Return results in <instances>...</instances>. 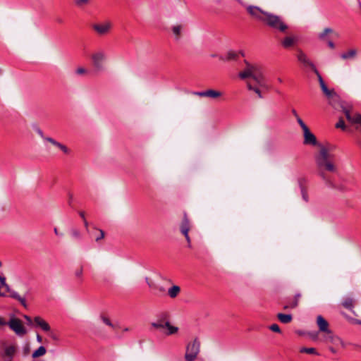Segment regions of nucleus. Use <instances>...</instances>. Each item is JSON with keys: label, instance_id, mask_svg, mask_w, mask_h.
<instances>
[{"label": "nucleus", "instance_id": "f257e3e1", "mask_svg": "<svg viewBox=\"0 0 361 361\" xmlns=\"http://www.w3.org/2000/svg\"><path fill=\"white\" fill-rule=\"evenodd\" d=\"M244 63L245 67L243 71L239 73V77L241 79L251 78L259 85L263 87L264 85L262 68L259 65L251 63L246 60L244 61Z\"/></svg>", "mask_w": 361, "mask_h": 361}, {"label": "nucleus", "instance_id": "f03ea898", "mask_svg": "<svg viewBox=\"0 0 361 361\" xmlns=\"http://www.w3.org/2000/svg\"><path fill=\"white\" fill-rule=\"evenodd\" d=\"M264 23L272 29L277 30L281 32H286L288 27L279 16L269 12L266 14Z\"/></svg>", "mask_w": 361, "mask_h": 361}, {"label": "nucleus", "instance_id": "7ed1b4c3", "mask_svg": "<svg viewBox=\"0 0 361 361\" xmlns=\"http://www.w3.org/2000/svg\"><path fill=\"white\" fill-rule=\"evenodd\" d=\"M91 59L94 68L97 71L104 70V63L107 59V55L104 49H98L91 55Z\"/></svg>", "mask_w": 361, "mask_h": 361}, {"label": "nucleus", "instance_id": "20e7f679", "mask_svg": "<svg viewBox=\"0 0 361 361\" xmlns=\"http://www.w3.org/2000/svg\"><path fill=\"white\" fill-rule=\"evenodd\" d=\"M200 342L197 339L187 345L185 354L186 361H194L197 358L200 352Z\"/></svg>", "mask_w": 361, "mask_h": 361}, {"label": "nucleus", "instance_id": "39448f33", "mask_svg": "<svg viewBox=\"0 0 361 361\" xmlns=\"http://www.w3.org/2000/svg\"><path fill=\"white\" fill-rule=\"evenodd\" d=\"M7 324L19 336H23L27 334L26 329L23 325L22 322L18 318H11Z\"/></svg>", "mask_w": 361, "mask_h": 361}, {"label": "nucleus", "instance_id": "423d86ee", "mask_svg": "<svg viewBox=\"0 0 361 361\" xmlns=\"http://www.w3.org/2000/svg\"><path fill=\"white\" fill-rule=\"evenodd\" d=\"M247 13L250 15L251 17L255 18V20H259L261 22H264V18H266V14L268 13L267 11H263L261 8L257 6L250 5L246 8Z\"/></svg>", "mask_w": 361, "mask_h": 361}, {"label": "nucleus", "instance_id": "0eeeda50", "mask_svg": "<svg viewBox=\"0 0 361 361\" xmlns=\"http://www.w3.org/2000/svg\"><path fill=\"white\" fill-rule=\"evenodd\" d=\"M322 90L329 100V104L334 105L339 102L340 97L334 89L330 90L326 86Z\"/></svg>", "mask_w": 361, "mask_h": 361}, {"label": "nucleus", "instance_id": "6e6552de", "mask_svg": "<svg viewBox=\"0 0 361 361\" xmlns=\"http://www.w3.org/2000/svg\"><path fill=\"white\" fill-rule=\"evenodd\" d=\"M297 59L303 65L310 67L314 72H317V68L302 51H298Z\"/></svg>", "mask_w": 361, "mask_h": 361}, {"label": "nucleus", "instance_id": "1a4fd4ad", "mask_svg": "<svg viewBox=\"0 0 361 361\" xmlns=\"http://www.w3.org/2000/svg\"><path fill=\"white\" fill-rule=\"evenodd\" d=\"M112 27V24L110 21H105L100 24H95L93 25V29L99 34V35H106L107 34Z\"/></svg>", "mask_w": 361, "mask_h": 361}, {"label": "nucleus", "instance_id": "9d476101", "mask_svg": "<svg viewBox=\"0 0 361 361\" xmlns=\"http://www.w3.org/2000/svg\"><path fill=\"white\" fill-rule=\"evenodd\" d=\"M331 158H333V155L329 152L326 148L322 147L320 149L319 155L316 158L317 164L330 161Z\"/></svg>", "mask_w": 361, "mask_h": 361}, {"label": "nucleus", "instance_id": "9b49d317", "mask_svg": "<svg viewBox=\"0 0 361 361\" xmlns=\"http://www.w3.org/2000/svg\"><path fill=\"white\" fill-rule=\"evenodd\" d=\"M303 143L305 145H310L313 146H316L318 145L315 135L310 130L309 128L303 131Z\"/></svg>", "mask_w": 361, "mask_h": 361}, {"label": "nucleus", "instance_id": "f8f14e48", "mask_svg": "<svg viewBox=\"0 0 361 361\" xmlns=\"http://www.w3.org/2000/svg\"><path fill=\"white\" fill-rule=\"evenodd\" d=\"M343 111L345 115L346 118L353 124H360L361 125V114L359 113H355L353 116H352L350 113V111L345 108H343Z\"/></svg>", "mask_w": 361, "mask_h": 361}, {"label": "nucleus", "instance_id": "ddd939ff", "mask_svg": "<svg viewBox=\"0 0 361 361\" xmlns=\"http://www.w3.org/2000/svg\"><path fill=\"white\" fill-rule=\"evenodd\" d=\"M317 324L319 327L320 331L330 334L331 331L329 329V324L327 321L321 315L317 316Z\"/></svg>", "mask_w": 361, "mask_h": 361}, {"label": "nucleus", "instance_id": "4468645a", "mask_svg": "<svg viewBox=\"0 0 361 361\" xmlns=\"http://www.w3.org/2000/svg\"><path fill=\"white\" fill-rule=\"evenodd\" d=\"M298 41V38L295 35H289L285 37L281 42V45L285 49L293 47Z\"/></svg>", "mask_w": 361, "mask_h": 361}, {"label": "nucleus", "instance_id": "2eb2a0df", "mask_svg": "<svg viewBox=\"0 0 361 361\" xmlns=\"http://www.w3.org/2000/svg\"><path fill=\"white\" fill-rule=\"evenodd\" d=\"M34 322L36 325L40 327L43 331L46 332H49L51 330V327L49 324L40 317H35L34 319Z\"/></svg>", "mask_w": 361, "mask_h": 361}, {"label": "nucleus", "instance_id": "dca6fc26", "mask_svg": "<svg viewBox=\"0 0 361 361\" xmlns=\"http://www.w3.org/2000/svg\"><path fill=\"white\" fill-rule=\"evenodd\" d=\"M180 229L182 234H186L189 233V231L190 229V223L186 214H184L183 221L180 226Z\"/></svg>", "mask_w": 361, "mask_h": 361}, {"label": "nucleus", "instance_id": "f3484780", "mask_svg": "<svg viewBox=\"0 0 361 361\" xmlns=\"http://www.w3.org/2000/svg\"><path fill=\"white\" fill-rule=\"evenodd\" d=\"M317 166L320 169H326L331 172L336 171V167L331 160L328 161H325L324 163L322 162L320 164H319Z\"/></svg>", "mask_w": 361, "mask_h": 361}, {"label": "nucleus", "instance_id": "a211bd4d", "mask_svg": "<svg viewBox=\"0 0 361 361\" xmlns=\"http://www.w3.org/2000/svg\"><path fill=\"white\" fill-rule=\"evenodd\" d=\"M7 292L10 293V296L12 298H14V299L18 300L23 306H24L25 307H27V303H26L25 299L24 298H22L16 291L11 290L10 288V291H7Z\"/></svg>", "mask_w": 361, "mask_h": 361}, {"label": "nucleus", "instance_id": "6ab92c4d", "mask_svg": "<svg viewBox=\"0 0 361 361\" xmlns=\"http://www.w3.org/2000/svg\"><path fill=\"white\" fill-rule=\"evenodd\" d=\"M165 328L167 329V331L165 333L166 336H171L176 334L178 331V328L175 326H172L169 321L164 323Z\"/></svg>", "mask_w": 361, "mask_h": 361}, {"label": "nucleus", "instance_id": "aec40b11", "mask_svg": "<svg viewBox=\"0 0 361 361\" xmlns=\"http://www.w3.org/2000/svg\"><path fill=\"white\" fill-rule=\"evenodd\" d=\"M355 300L353 298H346L342 302V305L345 309L353 311Z\"/></svg>", "mask_w": 361, "mask_h": 361}, {"label": "nucleus", "instance_id": "412c9836", "mask_svg": "<svg viewBox=\"0 0 361 361\" xmlns=\"http://www.w3.org/2000/svg\"><path fill=\"white\" fill-rule=\"evenodd\" d=\"M180 292V288L177 285H173L168 290V294L171 298H175Z\"/></svg>", "mask_w": 361, "mask_h": 361}, {"label": "nucleus", "instance_id": "4be33fe9", "mask_svg": "<svg viewBox=\"0 0 361 361\" xmlns=\"http://www.w3.org/2000/svg\"><path fill=\"white\" fill-rule=\"evenodd\" d=\"M183 26L182 25H175L172 27V32L176 40L180 39L181 31L183 30Z\"/></svg>", "mask_w": 361, "mask_h": 361}, {"label": "nucleus", "instance_id": "5701e85b", "mask_svg": "<svg viewBox=\"0 0 361 361\" xmlns=\"http://www.w3.org/2000/svg\"><path fill=\"white\" fill-rule=\"evenodd\" d=\"M222 95L220 91L214 90L212 89L206 90V97H210L212 99H216Z\"/></svg>", "mask_w": 361, "mask_h": 361}, {"label": "nucleus", "instance_id": "b1692460", "mask_svg": "<svg viewBox=\"0 0 361 361\" xmlns=\"http://www.w3.org/2000/svg\"><path fill=\"white\" fill-rule=\"evenodd\" d=\"M47 350L46 348L41 345L36 350H35L32 354V358H37L41 356H43L46 354Z\"/></svg>", "mask_w": 361, "mask_h": 361}, {"label": "nucleus", "instance_id": "393cba45", "mask_svg": "<svg viewBox=\"0 0 361 361\" xmlns=\"http://www.w3.org/2000/svg\"><path fill=\"white\" fill-rule=\"evenodd\" d=\"M277 317L280 320V322L283 324H288V323L290 322L292 320L291 314H283V313H279L277 314Z\"/></svg>", "mask_w": 361, "mask_h": 361}, {"label": "nucleus", "instance_id": "a878e982", "mask_svg": "<svg viewBox=\"0 0 361 361\" xmlns=\"http://www.w3.org/2000/svg\"><path fill=\"white\" fill-rule=\"evenodd\" d=\"M356 54H357L356 49H353L349 50L348 52L342 54L341 57L344 60H347L349 59L354 58L356 56Z\"/></svg>", "mask_w": 361, "mask_h": 361}, {"label": "nucleus", "instance_id": "bb28decb", "mask_svg": "<svg viewBox=\"0 0 361 361\" xmlns=\"http://www.w3.org/2000/svg\"><path fill=\"white\" fill-rule=\"evenodd\" d=\"M333 32V30L330 27H326L324 30L318 35V37L321 40H325L326 37L329 34H331Z\"/></svg>", "mask_w": 361, "mask_h": 361}, {"label": "nucleus", "instance_id": "cd10ccee", "mask_svg": "<svg viewBox=\"0 0 361 361\" xmlns=\"http://www.w3.org/2000/svg\"><path fill=\"white\" fill-rule=\"evenodd\" d=\"M300 297V293H297L295 295L293 300L290 303V308H295L298 306Z\"/></svg>", "mask_w": 361, "mask_h": 361}, {"label": "nucleus", "instance_id": "c85d7f7f", "mask_svg": "<svg viewBox=\"0 0 361 361\" xmlns=\"http://www.w3.org/2000/svg\"><path fill=\"white\" fill-rule=\"evenodd\" d=\"M237 57V54L233 51H228L226 54V56L225 59H223L222 57H220V59L221 60H231L235 59Z\"/></svg>", "mask_w": 361, "mask_h": 361}, {"label": "nucleus", "instance_id": "c756f323", "mask_svg": "<svg viewBox=\"0 0 361 361\" xmlns=\"http://www.w3.org/2000/svg\"><path fill=\"white\" fill-rule=\"evenodd\" d=\"M90 2V0H74V4L79 8L87 5Z\"/></svg>", "mask_w": 361, "mask_h": 361}, {"label": "nucleus", "instance_id": "7c9ffc66", "mask_svg": "<svg viewBox=\"0 0 361 361\" xmlns=\"http://www.w3.org/2000/svg\"><path fill=\"white\" fill-rule=\"evenodd\" d=\"M0 283L2 287H4L6 291H10V286L6 282V278L4 276H0Z\"/></svg>", "mask_w": 361, "mask_h": 361}, {"label": "nucleus", "instance_id": "2f4dec72", "mask_svg": "<svg viewBox=\"0 0 361 361\" xmlns=\"http://www.w3.org/2000/svg\"><path fill=\"white\" fill-rule=\"evenodd\" d=\"M56 147L60 149L63 153L68 154L70 153V149L64 145L60 143L59 142L58 145H56Z\"/></svg>", "mask_w": 361, "mask_h": 361}, {"label": "nucleus", "instance_id": "473e14b6", "mask_svg": "<svg viewBox=\"0 0 361 361\" xmlns=\"http://www.w3.org/2000/svg\"><path fill=\"white\" fill-rule=\"evenodd\" d=\"M151 325L157 329H161L163 328H165L164 324L162 323L161 321L152 322Z\"/></svg>", "mask_w": 361, "mask_h": 361}, {"label": "nucleus", "instance_id": "72a5a7b5", "mask_svg": "<svg viewBox=\"0 0 361 361\" xmlns=\"http://www.w3.org/2000/svg\"><path fill=\"white\" fill-rule=\"evenodd\" d=\"M300 352L310 354H317L316 350L314 348H302L300 349Z\"/></svg>", "mask_w": 361, "mask_h": 361}, {"label": "nucleus", "instance_id": "f704fd0d", "mask_svg": "<svg viewBox=\"0 0 361 361\" xmlns=\"http://www.w3.org/2000/svg\"><path fill=\"white\" fill-rule=\"evenodd\" d=\"M317 75V78H318V80H319V85H320V87L321 89L325 87L326 85L324 82V81L323 80L321 75L319 74V73L318 72V71L317 70V72H314Z\"/></svg>", "mask_w": 361, "mask_h": 361}, {"label": "nucleus", "instance_id": "c9c22d12", "mask_svg": "<svg viewBox=\"0 0 361 361\" xmlns=\"http://www.w3.org/2000/svg\"><path fill=\"white\" fill-rule=\"evenodd\" d=\"M296 120H297V122L298 123V124L300 125V126L301 127V128L302 129V131H304L308 128V127L305 125V123L302 121V120L300 118V116L296 118Z\"/></svg>", "mask_w": 361, "mask_h": 361}, {"label": "nucleus", "instance_id": "e433bc0d", "mask_svg": "<svg viewBox=\"0 0 361 361\" xmlns=\"http://www.w3.org/2000/svg\"><path fill=\"white\" fill-rule=\"evenodd\" d=\"M15 352V348L13 346H9L6 348L5 353L8 356H12Z\"/></svg>", "mask_w": 361, "mask_h": 361}, {"label": "nucleus", "instance_id": "4c0bfd02", "mask_svg": "<svg viewBox=\"0 0 361 361\" xmlns=\"http://www.w3.org/2000/svg\"><path fill=\"white\" fill-rule=\"evenodd\" d=\"M71 235L73 238H75V239H79L80 238V233L78 230H76V229H73L71 231Z\"/></svg>", "mask_w": 361, "mask_h": 361}, {"label": "nucleus", "instance_id": "58836bf2", "mask_svg": "<svg viewBox=\"0 0 361 361\" xmlns=\"http://www.w3.org/2000/svg\"><path fill=\"white\" fill-rule=\"evenodd\" d=\"M44 140L50 142L51 145H53L54 146L56 147V145H58L59 142L55 140L54 139L51 138V137H44Z\"/></svg>", "mask_w": 361, "mask_h": 361}, {"label": "nucleus", "instance_id": "ea45409f", "mask_svg": "<svg viewBox=\"0 0 361 361\" xmlns=\"http://www.w3.org/2000/svg\"><path fill=\"white\" fill-rule=\"evenodd\" d=\"M44 140L50 142L51 145H53L54 146L56 147V145H58L59 142L55 140L54 139L51 138V137H44Z\"/></svg>", "mask_w": 361, "mask_h": 361}, {"label": "nucleus", "instance_id": "a19ab883", "mask_svg": "<svg viewBox=\"0 0 361 361\" xmlns=\"http://www.w3.org/2000/svg\"><path fill=\"white\" fill-rule=\"evenodd\" d=\"M269 329L274 331V332H276V333H280L281 332V329L279 326L278 324H271L270 326H269Z\"/></svg>", "mask_w": 361, "mask_h": 361}, {"label": "nucleus", "instance_id": "79ce46f5", "mask_svg": "<svg viewBox=\"0 0 361 361\" xmlns=\"http://www.w3.org/2000/svg\"><path fill=\"white\" fill-rule=\"evenodd\" d=\"M82 268H79L75 271V276L78 279H82Z\"/></svg>", "mask_w": 361, "mask_h": 361}, {"label": "nucleus", "instance_id": "37998d69", "mask_svg": "<svg viewBox=\"0 0 361 361\" xmlns=\"http://www.w3.org/2000/svg\"><path fill=\"white\" fill-rule=\"evenodd\" d=\"M336 127L344 130L345 128V125L343 120L340 119L339 121L336 123Z\"/></svg>", "mask_w": 361, "mask_h": 361}, {"label": "nucleus", "instance_id": "c03bdc74", "mask_svg": "<svg viewBox=\"0 0 361 361\" xmlns=\"http://www.w3.org/2000/svg\"><path fill=\"white\" fill-rule=\"evenodd\" d=\"M76 73L78 75L85 74L87 73V70L83 67H78L76 71Z\"/></svg>", "mask_w": 361, "mask_h": 361}, {"label": "nucleus", "instance_id": "a18cd8bd", "mask_svg": "<svg viewBox=\"0 0 361 361\" xmlns=\"http://www.w3.org/2000/svg\"><path fill=\"white\" fill-rule=\"evenodd\" d=\"M102 322H103L105 324H106V325H108V326H111V327H114V326H113L112 323L111 322V321H110L107 317H102Z\"/></svg>", "mask_w": 361, "mask_h": 361}, {"label": "nucleus", "instance_id": "49530a36", "mask_svg": "<svg viewBox=\"0 0 361 361\" xmlns=\"http://www.w3.org/2000/svg\"><path fill=\"white\" fill-rule=\"evenodd\" d=\"M193 94L201 97H206V90L202 92H195Z\"/></svg>", "mask_w": 361, "mask_h": 361}, {"label": "nucleus", "instance_id": "de8ad7c7", "mask_svg": "<svg viewBox=\"0 0 361 361\" xmlns=\"http://www.w3.org/2000/svg\"><path fill=\"white\" fill-rule=\"evenodd\" d=\"M310 337L313 340H317L318 338V333L317 332H311L308 334Z\"/></svg>", "mask_w": 361, "mask_h": 361}, {"label": "nucleus", "instance_id": "09e8293b", "mask_svg": "<svg viewBox=\"0 0 361 361\" xmlns=\"http://www.w3.org/2000/svg\"><path fill=\"white\" fill-rule=\"evenodd\" d=\"M183 235L185 236V240H186V241H187V243H188V247H191V240H190V236H189L188 233L183 234Z\"/></svg>", "mask_w": 361, "mask_h": 361}, {"label": "nucleus", "instance_id": "8fccbe9b", "mask_svg": "<svg viewBox=\"0 0 361 361\" xmlns=\"http://www.w3.org/2000/svg\"><path fill=\"white\" fill-rule=\"evenodd\" d=\"M99 233H100L99 235H98V237L96 238V241H98L104 237V233L102 230H99Z\"/></svg>", "mask_w": 361, "mask_h": 361}, {"label": "nucleus", "instance_id": "3c124183", "mask_svg": "<svg viewBox=\"0 0 361 361\" xmlns=\"http://www.w3.org/2000/svg\"><path fill=\"white\" fill-rule=\"evenodd\" d=\"M36 132L42 138L44 139V133H43L42 130L40 128H37L36 129Z\"/></svg>", "mask_w": 361, "mask_h": 361}, {"label": "nucleus", "instance_id": "603ef678", "mask_svg": "<svg viewBox=\"0 0 361 361\" xmlns=\"http://www.w3.org/2000/svg\"><path fill=\"white\" fill-rule=\"evenodd\" d=\"M253 91L258 95L259 98H262V95L259 88L256 87Z\"/></svg>", "mask_w": 361, "mask_h": 361}, {"label": "nucleus", "instance_id": "864d4df0", "mask_svg": "<svg viewBox=\"0 0 361 361\" xmlns=\"http://www.w3.org/2000/svg\"><path fill=\"white\" fill-rule=\"evenodd\" d=\"M24 318L26 319V321L27 322V324L29 325H31L32 322V319L30 317L27 316V315H24Z\"/></svg>", "mask_w": 361, "mask_h": 361}, {"label": "nucleus", "instance_id": "5fc2aeb1", "mask_svg": "<svg viewBox=\"0 0 361 361\" xmlns=\"http://www.w3.org/2000/svg\"><path fill=\"white\" fill-rule=\"evenodd\" d=\"M328 45H329V47L331 49H334L335 48V45H334V42L332 41H329L328 42Z\"/></svg>", "mask_w": 361, "mask_h": 361}, {"label": "nucleus", "instance_id": "6e6d98bb", "mask_svg": "<svg viewBox=\"0 0 361 361\" xmlns=\"http://www.w3.org/2000/svg\"><path fill=\"white\" fill-rule=\"evenodd\" d=\"M247 87L249 90L253 91L255 90V87H253L250 83L247 84Z\"/></svg>", "mask_w": 361, "mask_h": 361}, {"label": "nucleus", "instance_id": "4d7b16f0", "mask_svg": "<svg viewBox=\"0 0 361 361\" xmlns=\"http://www.w3.org/2000/svg\"><path fill=\"white\" fill-rule=\"evenodd\" d=\"M6 322H5L4 318L0 317V326H4V325H6Z\"/></svg>", "mask_w": 361, "mask_h": 361}, {"label": "nucleus", "instance_id": "13d9d810", "mask_svg": "<svg viewBox=\"0 0 361 361\" xmlns=\"http://www.w3.org/2000/svg\"><path fill=\"white\" fill-rule=\"evenodd\" d=\"M36 339H37V342H39V343H41L42 341L41 336H39V334H37Z\"/></svg>", "mask_w": 361, "mask_h": 361}, {"label": "nucleus", "instance_id": "bf43d9fd", "mask_svg": "<svg viewBox=\"0 0 361 361\" xmlns=\"http://www.w3.org/2000/svg\"><path fill=\"white\" fill-rule=\"evenodd\" d=\"M292 113L294 115V116L295 117V118H297L298 117H299L297 111L295 110V109H292Z\"/></svg>", "mask_w": 361, "mask_h": 361}, {"label": "nucleus", "instance_id": "052dcab7", "mask_svg": "<svg viewBox=\"0 0 361 361\" xmlns=\"http://www.w3.org/2000/svg\"><path fill=\"white\" fill-rule=\"evenodd\" d=\"M320 175H321L322 178L324 180H326V178L325 175L324 174V173H321V174H320Z\"/></svg>", "mask_w": 361, "mask_h": 361}, {"label": "nucleus", "instance_id": "680f3d73", "mask_svg": "<svg viewBox=\"0 0 361 361\" xmlns=\"http://www.w3.org/2000/svg\"><path fill=\"white\" fill-rule=\"evenodd\" d=\"M54 233H55L56 235H59V231H57V228H54ZM60 235H62V234H60Z\"/></svg>", "mask_w": 361, "mask_h": 361}, {"label": "nucleus", "instance_id": "e2e57ef3", "mask_svg": "<svg viewBox=\"0 0 361 361\" xmlns=\"http://www.w3.org/2000/svg\"><path fill=\"white\" fill-rule=\"evenodd\" d=\"M80 214V216H81L82 218H84V214H85V213H84L83 212H81Z\"/></svg>", "mask_w": 361, "mask_h": 361}, {"label": "nucleus", "instance_id": "0e129e2a", "mask_svg": "<svg viewBox=\"0 0 361 361\" xmlns=\"http://www.w3.org/2000/svg\"><path fill=\"white\" fill-rule=\"evenodd\" d=\"M289 307H290V304L288 305L284 306V309H287V308H289Z\"/></svg>", "mask_w": 361, "mask_h": 361}, {"label": "nucleus", "instance_id": "69168bd1", "mask_svg": "<svg viewBox=\"0 0 361 361\" xmlns=\"http://www.w3.org/2000/svg\"><path fill=\"white\" fill-rule=\"evenodd\" d=\"M84 223H85V226L86 227H87V225H88V224H87V221H85V222H84Z\"/></svg>", "mask_w": 361, "mask_h": 361}, {"label": "nucleus", "instance_id": "338daca9", "mask_svg": "<svg viewBox=\"0 0 361 361\" xmlns=\"http://www.w3.org/2000/svg\"><path fill=\"white\" fill-rule=\"evenodd\" d=\"M279 82H281L282 80L281 78H278Z\"/></svg>", "mask_w": 361, "mask_h": 361}, {"label": "nucleus", "instance_id": "774afa93", "mask_svg": "<svg viewBox=\"0 0 361 361\" xmlns=\"http://www.w3.org/2000/svg\"><path fill=\"white\" fill-rule=\"evenodd\" d=\"M4 294H3L1 291H0V296H4Z\"/></svg>", "mask_w": 361, "mask_h": 361}]
</instances>
